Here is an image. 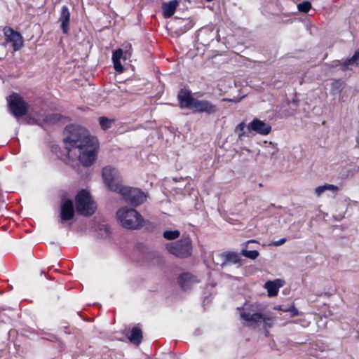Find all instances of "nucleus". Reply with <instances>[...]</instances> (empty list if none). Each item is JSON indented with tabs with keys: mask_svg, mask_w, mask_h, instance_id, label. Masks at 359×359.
<instances>
[{
	"mask_svg": "<svg viewBox=\"0 0 359 359\" xmlns=\"http://www.w3.org/2000/svg\"><path fill=\"white\" fill-rule=\"evenodd\" d=\"M64 134V143L68 154L73 149H77L81 164L84 166L92 165L96 159L99 147L97 138L90 136L85 128L78 125L66 126Z\"/></svg>",
	"mask_w": 359,
	"mask_h": 359,
	"instance_id": "1",
	"label": "nucleus"
},
{
	"mask_svg": "<svg viewBox=\"0 0 359 359\" xmlns=\"http://www.w3.org/2000/svg\"><path fill=\"white\" fill-rule=\"evenodd\" d=\"M116 217L123 228L139 229L144 224V218L135 209L123 207L118 210Z\"/></svg>",
	"mask_w": 359,
	"mask_h": 359,
	"instance_id": "2",
	"label": "nucleus"
},
{
	"mask_svg": "<svg viewBox=\"0 0 359 359\" xmlns=\"http://www.w3.org/2000/svg\"><path fill=\"white\" fill-rule=\"evenodd\" d=\"M241 318L245 321L244 325L252 328L258 327L262 325L264 329L267 330L273 325V320L261 313H251L250 311L243 310L241 313Z\"/></svg>",
	"mask_w": 359,
	"mask_h": 359,
	"instance_id": "3",
	"label": "nucleus"
},
{
	"mask_svg": "<svg viewBox=\"0 0 359 359\" xmlns=\"http://www.w3.org/2000/svg\"><path fill=\"white\" fill-rule=\"evenodd\" d=\"M76 208L77 212L83 216H90L95 212L96 205L88 191L82 189L77 194Z\"/></svg>",
	"mask_w": 359,
	"mask_h": 359,
	"instance_id": "4",
	"label": "nucleus"
},
{
	"mask_svg": "<svg viewBox=\"0 0 359 359\" xmlns=\"http://www.w3.org/2000/svg\"><path fill=\"white\" fill-rule=\"evenodd\" d=\"M117 192L126 203L133 206L142 204L147 199V195L137 188L121 186Z\"/></svg>",
	"mask_w": 359,
	"mask_h": 359,
	"instance_id": "5",
	"label": "nucleus"
},
{
	"mask_svg": "<svg viewBox=\"0 0 359 359\" xmlns=\"http://www.w3.org/2000/svg\"><path fill=\"white\" fill-rule=\"evenodd\" d=\"M168 251L180 258H187L192 253V245L190 238H185L166 245Z\"/></svg>",
	"mask_w": 359,
	"mask_h": 359,
	"instance_id": "6",
	"label": "nucleus"
},
{
	"mask_svg": "<svg viewBox=\"0 0 359 359\" xmlns=\"http://www.w3.org/2000/svg\"><path fill=\"white\" fill-rule=\"evenodd\" d=\"M7 100L9 108L15 117H21L27 114V104L18 94L12 93Z\"/></svg>",
	"mask_w": 359,
	"mask_h": 359,
	"instance_id": "7",
	"label": "nucleus"
},
{
	"mask_svg": "<svg viewBox=\"0 0 359 359\" xmlns=\"http://www.w3.org/2000/svg\"><path fill=\"white\" fill-rule=\"evenodd\" d=\"M102 178L109 189L117 192L122 186L118 181V172L111 166H105L102 169Z\"/></svg>",
	"mask_w": 359,
	"mask_h": 359,
	"instance_id": "8",
	"label": "nucleus"
},
{
	"mask_svg": "<svg viewBox=\"0 0 359 359\" xmlns=\"http://www.w3.org/2000/svg\"><path fill=\"white\" fill-rule=\"evenodd\" d=\"M6 41L12 43L14 51L20 50L24 46V40L21 34L13 28L6 27L3 29Z\"/></svg>",
	"mask_w": 359,
	"mask_h": 359,
	"instance_id": "9",
	"label": "nucleus"
},
{
	"mask_svg": "<svg viewBox=\"0 0 359 359\" xmlns=\"http://www.w3.org/2000/svg\"><path fill=\"white\" fill-rule=\"evenodd\" d=\"M193 110L197 113H204L207 115L217 114L219 109L218 106L207 100L196 99L194 102Z\"/></svg>",
	"mask_w": 359,
	"mask_h": 359,
	"instance_id": "10",
	"label": "nucleus"
},
{
	"mask_svg": "<svg viewBox=\"0 0 359 359\" xmlns=\"http://www.w3.org/2000/svg\"><path fill=\"white\" fill-rule=\"evenodd\" d=\"M177 98L180 108L193 109L194 102L196 99L192 96L191 90L188 89H181L178 93Z\"/></svg>",
	"mask_w": 359,
	"mask_h": 359,
	"instance_id": "11",
	"label": "nucleus"
},
{
	"mask_svg": "<svg viewBox=\"0 0 359 359\" xmlns=\"http://www.w3.org/2000/svg\"><path fill=\"white\" fill-rule=\"evenodd\" d=\"M200 282L199 279L190 273H184L178 277V283L183 290L191 288Z\"/></svg>",
	"mask_w": 359,
	"mask_h": 359,
	"instance_id": "12",
	"label": "nucleus"
},
{
	"mask_svg": "<svg viewBox=\"0 0 359 359\" xmlns=\"http://www.w3.org/2000/svg\"><path fill=\"white\" fill-rule=\"evenodd\" d=\"M250 129H251V131H254L258 134L266 135L270 133L271 126L262 121L255 118L250 123Z\"/></svg>",
	"mask_w": 359,
	"mask_h": 359,
	"instance_id": "13",
	"label": "nucleus"
},
{
	"mask_svg": "<svg viewBox=\"0 0 359 359\" xmlns=\"http://www.w3.org/2000/svg\"><path fill=\"white\" fill-rule=\"evenodd\" d=\"M74 216V208L72 201L68 199L64 201L61 205L60 217L61 222H65L73 219Z\"/></svg>",
	"mask_w": 359,
	"mask_h": 359,
	"instance_id": "14",
	"label": "nucleus"
},
{
	"mask_svg": "<svg viewBox=\"0 0 359 359\" xmlns=\"http://www.w3.org/2000/svg\"><path fill=\"white\" fill-rule=\"evenodd\" d=\"M336 62L338 63V65H335L334 66L339 65L341 67V69L344 72L347 70H351L353 67H358L359 66V48L355 52L353 55L345 60L343 62H340L339 60L337 61Z\"/></svg>",
	"mask_w": 359,
	"mask_h": 359,
	"instance_id": "15",
	"label": "nucleus"
},
{
	"mask_svg": "<svg viewBox=\"0 0 359 359\" xmlns=\"http://www.w3.org/2000/svg\"><path fill=\"white\" fill-rule=\"evenodd\" d=\"M70 11L67 6H62L60 13L59 21L61 23V29L64 34H67L70 21Z\"/></svg>",
	"mask_w": 359,
	"mask_h": 359,
	"instance_id": "16",
	"label": "nucleus"
},
{
	"mask_svg": "<svg viewBox=\"0 0 359 359\" xmlns=\"http://www.w3.org/2000/svg\"><path fill=\"white\" fill-rule=\"evenodd\" d=\"M62 116L59 114H50L46 115L42 120L37 118L34 121V123L39 126L43 125H54L60 121L62 118Z\"/></svg>",
	"mask_w": 359,
	"mask_h": 359,
	"instance_id": "17",
	"label": "nucleus"
},
{
	"mask_svg": "<svg viewBox=\"0 0 359 359\" xmlns=\"http://www.w3.org/2000/svg\"><path fill=\"white\" fill-rule=\"evenodd\" d=\"M282 286V280L280 279H276L273 281L269 280L264 285V287L267 290L268 296L270 297L276 296L279 288Z\"/></svg>",
	"mask_w": 359,
	"mask_h": 359,
	"instance_id": "18",
	"label": "nucleus"
},
{
	"mask_svg": "<svg viewBox=\"0 0 359 359\" xmlns=\"http://www.w3.org/2000/svg\"><path fill=\"white\" fill-rule=\"evenodd\" d=\"M180 4V1L172 0L162 4L163 16L166 18L172 17L175 13L176 8Z\"/></svg>",
	"mask_w": 359,
	"mask_h": 359,
	"instance_id": "19",
	"label": "nucleus"
},
{
	"mask_svg": "<svg viewBox=\"0 0 359 359\" xmlns=\"http://www.w3.org/2000/svg\"><path fill=\"white\" fill-rule=\"evenodd\" d=\"M222 259L221 266L225 265L227 262H231L233 264H237L241 262V257L238 252H225L219 255Z\"/></svg>",
	"mask_w": 359,
	"mask_h": 359,
	"instance_id": "20",
	"label": "nucleus"
},
{
	"mask_svg": "<svg viewBox=\"0 0 359 359\" xmlns=\"http://www.w3.org/2000/svg\"><path fill=\"white\" fill-rule=\"evenodd\" d=\"M124 57L123 50L121 48H118L113 52L112 61L115 70L118 72H122L123 71V67L121 63V59Z\"/></svg>",
	"mask_w": 359,
	"mask_h": 359,
	"instance_id": "21",
	"label": "nucleus"
},
{
	"mask_svg": "<svg viewBox=\"0 0 359 359\" xmlns=\"http://www.w3.org/2000/svg\"><path fill=\"white\" fill-rule=\"evenodd\" d=\"M129 341L136 345H139L142 339V332L140 327H134L129 334H128Z\"/></svg>",
	"mask_w": 359,
	"mask_h": 359,
	"instance_id": "22",
	"label": "nucleus"
},
{
	"mask_svg": "<svg viewBox=\"0 0 359 359\" xmlns=\"http://www.w3.org/2000/svg\"><path fill=\"white\" fill-rule=\"evenodd\" d=\"M250 132V124L246 126L243 122L239 123L235 128V133L238 135L239 140H243V137L248 136Z\"/></svg>",
	"mask_w": 359,
	"mask_h": 359,
	"instance_id": "23",
	"label": "nucleus"
},
{
	"mask_svg": "<svg viewBox=\"0 0 359 359\" xmlns=\"http://www.w3.org/2000/svg\"><path fill=\"white\" fill-rule=\"evenodd\" d=\"M344 87V82L341 79L334 80L331 83V93L332 94H337L341 93Z\"/></svg>",
	"mask_w": 359,
	"mask_h": 359,
	"instance_id": "24",
	"label": "nucleus"
},
{
	"mask_svg": "<svg viewBox=\"0 0 359 359\" xmlns=\"http://www.w3.org/2000/svg\"><path fill=\"white\" fill-rule=\"evenodd\" d=\"M241 255L244 256L245 257L249 258L250 259H255L259 256V253L257 250H242L241 252Z\"/></svg>",
	"mask_w": 359,
	"mask_h": 359,
	"instance_id": "25",
	"label": "nucleus"
},
{
	"mask_svg": "<svg viewBox=\"0 0 359 359\" xmlns=\"http://www.w3.org/2000/svg\"><path fill=\"white\" fill-rule=\"evenodd\" d=\"M180 235L178 230L165 231L163 232V237L167 240H174L177 238Z\"/></svg>",
	"mask_w": 359,
	"mask_h": 359,
	"instance_id": "26",
	"label": "nucleus"
},
{
	"mask_svg": "<svg viewBox=\"0 0 359 359\" xmlns=\"http://www.w3.org/2000/svg\"><path fill=\"white\" fill-rule=\"evenodd\" d=\"M113 122L112 120L109 119L107 117L102 116L99 118V123L100 125V127L104 130L109 128L111 127V123Z\"/></svg>",
	"mask_w": 359,
	"mask_h": 359,
	"instance_id": "27",
	"label": "nucleus"
},
{
	"mask_svg": "<svg viewBox=\"0 0 359 359\" xmlns=\"http://www.w3.org/2000/svg\"><path fill=\"white\" fill-rule=\"evenodd\" d=\"M298 10L302 13H308L311 8V4L309 1H303L298 4Z\"/></svg>",
	"mask_w": 359,
	"mask_h": 359,
	"instance_id": "28",
	"label": "nucleus"
},
{
	"mask_svg": "<svg viewBox=\"0 0 359 359\" xmlns=\"http://www.w3.org/2000/svg\"><path fill=\"white\" fill-rule=\"evenodd\" d=\"M276 309L280 310L283 312H289L290 313L291 316H297L299 314L298 310L294 306H292L289 309H282L280 306H279L278 308H276Z\"/></svg>",
	"mask_w": 359,
	"mask_h": 359,
	"instance_id": "29",
	"label": "nucleus"
},
{
	"mask_svg": "<svg viewBox=\"0 0 359 359\" xmlns=\"http://www.w3.org/2000/svg\"><path fill=\"white\" fill-rule=\"evenodd\" d=\"M266 154H269L271 156V157H272L273 156H274L275 154H277L278 152V149L274 147V146L270 143V144L269 146H267L266 147Z\"/></svg>",
	"mask_w": 359,
	"mask_h": 359,
	"instance_id": "30",
	"label": "nucleus"
},
{
	"mask_svg": "<svg viewBox=\"0 0 359 359\" xmlns=\"http://www.w3.org/2000/svg\"><path fill=\"white\" fill-rule=\"evenodd\" d=\"M124 47L126 49L124 52V60H126L128 57H130L131 55L132 46L131 44L127 43Z\"/></svg>",
	"mask_w": 359,
	"mask_h": 359,
	"instance_id": "31",
	"label": "nucleus"
},
{
	"mask_svg": "<svg viewBox=\"0 0 359 359\" xmlns=\"http://www.w3.org/2000/svg\"><path fill=\"white\" fill-rule=\"evenodd\" d=\"M325 191H326L325 184L323 186H319V187H316L315 189V194L317 196H320Z\"/></svg>",
	"mask_w": 359,
	"mask_h": 359,
	"instance_id": "32",
	"label": "nucleus"
},
{
	"mask_svg": "<svg viewBox=\"0 0 359 359\" xmlns=\"http://www.w3.org/2000/svg\"><path fill=\"white\" fill-rule=\"evenodd\" d=\"M325 185L326 191H330L332 192H337L339 191V187L334 184H325Z\"/></svg>",
	"mask_w": 359,
	"mask_h": 359,
	"instance_id": "33",
	"label": "nucleus"
},
{
	"mask_svg": "<svg viewBox=\"0 0 359 359\" xmlns=\"http://www.w3.org/2000/svg\"><path fill=\"white\" fill-rule=\"evenodd\" d=\"M285 241H286V238H281V239L274 242L273 245L275 246H280V245H283V243H285Z\"/></svg>",
	"mask_w": 359,
	"mask_h": 359,
	"instance_id": "34",
	"label": "nucleus"
},
{
	"mask_svg": "<svg viewBox=\"0 0 359 359\" xmlns=\"http://www.w3.org/2000/svg\"><path fill=\"white\" fill-rule=\"evenodd\" d=\"M241 100V98H239L237 100H235L233 99H229V98H223L222 101H226V102H239Z\"/></svg>",
	"mask_w": 359,
	"mask_h": 359,
	"instance_id": "35",
	"label": "nucleus"
},
{
	"mask_svg": "<svg viewBox=\"0 0 359 359\" xmlns=\"http://www.w3.org/2000/svg\"><path fill=\"white\" fill-rule=\"evenodd\" d=\"M5 199L4 196L0 193V203L4 202Z\"/></svg>",
	"mask_w": 359,
	"mask_h": 359,
	"instance_id": "36",
	"label": "nucleus"
},
{
	"mask_svg": "<svg viewBox=\"0 0 359 359\" xmlns=\"http://www.w3.org/2000/svg\"><path fill=\"white\" fill-rule=\"evenodd\" d=\"M255 242H256V241H255V240H250V241H247V242L245 243V244H248V243H255Z\"/></svg>",
	"mask_w": 359,
	"mask_h": 359,
	"instance_id": "37",
	"label": "nucleus"
},
{
	"mask_svg": "<svg viewBox=\"0 0 359 359\" xmlns=\"http://www.w3.org/2000/svg\"><path fill=\"white\" fill-rule=\"evenodd\" d=\"M358 337H359V330H358Z\"/></svg>",
	"mask_w": 359,
	"mask_h": 359,
	"instance_id": "38",
	"label": "nucleus"
}]
</instances>
